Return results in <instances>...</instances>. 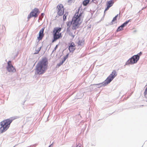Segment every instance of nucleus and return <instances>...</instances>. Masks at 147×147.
I'll use <instances>...</instances> for the list:
<instances>
[{"mask_svg": "<svg viewBox=\"0 0 147 147\" xmlns=\"http://www.w3.org/2000/svg\"><path fill=\"white\" fill-rule=\"evenodd\" d=\"M75 46L74 43V42H72L69 46V50L70 52H73L75 50V48L74 47Z\"/></svg>", "mask_w": 147, "mask_h": 147, "instance_id": "nucleus-11", "label": "nucleus"}, {"mask_svg": "<svg viewBox=\"0 0 147 147\" xmlns=\"http://www.w3.org/2000/svg\"><path fill=\"white\" fill-rule=\"evenodd\" d=\"M80 10V9H79L78 10V11L77 12H76V13L75 14L73 17H75L76 18H77V19H79V20L80 22H81L80 20V17L81 16L82 13L81 12L79 14V11Z\"/></svg>", "mask_w": 147, "mask_h": 147, "instance_id": "nucleus-10", "label": "nucleus"}, {"mask_svg": "<svg viewBox=\"0 0 147 147\" xmlns=\"http://www.w3.org/2000/svg\"><path fill=\"white\" fill-rule=\"evenodd\" d=\"M64 62L62 60L59 63L57 64V67H59L61 65H62Z\"/></svg>", "mask_w": 147, "mask_h": 147, "instance_id": "nucleus-22", "label": "nucleus"}, {"mask_svg": "<svg viewBox=\"0 0 147 147\" xmlns=\"http://www.w3.org/2000/svg\"><path fill=\"white\" fill-rule=\"evenodd\" d=\"M18 118L16 116L5 120L0 123V133H2L6 131L9 128L10 124L14 120Z\"/></svg>", "mask_w": 147, "mask_h": 147, "instance_id": "nucleus-2", "label": "nucleus"}, {"mask_svg": "<svg viewBox=\"0 0 147 147\" xmlns=\"http://www.w3.org/2000/svg\"><path fill=\"white\" fill-rule=\"evenodd\" d=\"M139 59V56L138 54L133 56L125 63V65L132 64L137 62Z\"/></svg>", "mask_w": 147, "mask_h": 147, "instance_id": "nucleus-4", "label": "nucleus"}, {"mask_svg": "<svg viewBox=\"0 0 147 147\" xmlns=\"http://www.w3.org/2000/svg\"><path fill=\"white\" fill-rule=\"evenodd\" d=\"M123 29L122 28H121L120 26H119L117 30L116 31L117 32L120 31L121 30Z\"/></svg>", "mask_w": 147, "mask_h": 147, "instance_id": "nucleus-25", "label": "nucleus"}, {"mask_svg": "<svg viewBox=\"0 0 147 147\" xmlns=\"http://www.w3.org/2000/svg\"><path fill=\"white\" fill-rule=\"evenodd\" d=\"M56 9L58 15L61 16L63 15L64 13V8L63 5L60 4L58 5Z\"/></svg>", "mask_w": 147, "mask_h": 147, "instance_id": "nucleus-6", "label": "nucleus"}, {"mask_svg": "<svg viewBox=\"0 0 147 147\" xmlns=\"http://www.w3.org/2000/svg\"><path fill=\"white\" fill-rule=\"evenodd\" d=\"M77 18L73 17L72 19V22H73L72 29L73 30H76L78 28V27L77 26L79 24L81 23V22H80L79 19L77 20Z\"/></svg>", "mask_w": 147, "mask_h": 147, "instance_id": "nucleus-5", "label": "nucleus"}, {"mask_svg": "<svg viewBox=\"0 0 147 147\" xmlns=\"http://www.w3.org/2000/svg\"><path fill=\"white\" fill-rule=\"evenodd\" d=\"M13 147H14V146H13Z\"/></svg>", "mask_w": 147, "mask_h": 147, "instance_id": "nucleus-36", "label": "nucleus"}, {"mask_svg": "<svg viewBox=\"0 0 147 147\" xmlns=\"http://www.w3.org/2000/svg\"><path fill=\"white\" fill-rule=\"evenodd\" d=\"M84 42L83 40H79L78 42V45L80 46L83 45L84 44Z\"/></svg>", "mask_w": 147, "mask_h": 147, "instance_id": "nucleus-19", "label": "nucleus"}, {"mask_svg": "<svg viewBox=\"0 0 147 147\" xmlns=\"http://www.w3.org/2000/svg\"><path fill=\"white\" fill-rule=\"evenodd\" d=\"M58 45H57L55 47V48L53 50V51H52V53L54 52V51H55V50H56V49H57V48L58 47Z\"/></svg>", "mask_w": 147, "mask_h": 147, "instance_id": "nucleus-26", "label": "nucleus"}, {"mask_svg": "<svg viewBox=\"0 0 147 147\" xmlns=\"http://www.w3.org/2000/svg\"><path fill=\"white\" fill-rule=\"evenodd\" d=\"M120 26L121 27V28H122V29L123 28H124V26H123V25L122 24Z\"/></svg>", "mask_w": 147, "mask_h": 147, "instance_id": "nucleus-30", "label": "nucleus"}, {"mask_svg": "<svg viewBox=\"0 0 147 147\" xmlns=\"http://www.w3.org/2000/svg\"><path fill=\"white\" fill-rule=\"evenodd\" d=\"M76 147H81V144L80 143L78 144L77 145L76 144Z\"/></svg>", "mask_w": 147, "mask_h": 147, "instance_id": "nucleus-27", "label": "nucleus"}, {"mask_svg": "<svg viewBox=\"0 0 147 147\" xmlns=\"http://www.w3.org/2000/svg\"><path fill=\"white\" fill-rule=\"evenodd\" d=\"M72 0H68V2H69L70 1H71Z\"/></svg>", "mask_w": 147, "mask_h": 147, "instance_id": "nucleus-33", "label": "nucleus"}, {"mask_svg": "<svg viewBox=\"0 0 147 147\" xmlns=\"http://www.w3.org/2000/svg\"><path fill=\"white\" fill-rule=\"evenodd\" d=\"M61 33H53V39L52 40V42H54L56 41L61 37Z\"/></svg>", "mask_w": 147, "mask_h": 147, "instance_id": "nucleus-8", "label": "nucleus"}, {"mask_svg": "<svg viewBox=\"0 0 147 147\" xmlns=\"http://www.w3.org/2000/svg\"><path fill=\"white\" fill-rule=\"evenodd\" d=\"M144 93L145 95H146L147 94V87L145 90V91H144Z\"/></svg>", "mask_w": 147, "mask_h": 147, "instance_id": "nucleus-28", "label": "nucleus"}, {"mask_svg": "<svg viewBox=\"0 0 147 147\" xmlns=\"http://www.w3.org/2000/svg\"><path fill=\"white\" fill-rule=\"evenodd\" d=\"M90 0H85L83 2V5L86 6L89 3Z\"/></svg>", "mask_w": 147, "mask_h": 147, "instance_id": "nucleus-17", "label": "nucleus"}, {"mask_svg": "<svg viewBox=\"0 0 147 147\" xmlns=\"http://www.w3.org/2000/svg\"><path fill=\"white\" fill-rule=\"evenodd\" d=\"M71 147H73V146H72Z\"/></svg>", "mask_w": 147, "mask_h": 147, "instance_id": "nucleus-35", "label": "nucleus"}, {"mask_svg": "<svg viewBox=\"0 0 147 147\" xmlns=\"http://www.w3.org/2000/svg\"><path fill=\"white\" fill-rule=\"evenodd\" d=\"M131 21V20H128L126 21L124 23L122 24L124 26V27L125 26H127V24H128L129 22Z\"/></svg>", "mask_w": 147, "mask_h": 147, "instance_id": "nucleus-20", "label": "nucleus"}, {"mask_svg": "<svg viewBox=\"0 0 147 147\" xmlns=\"http://www.w3.org/2000/svg\"><path fill=\"white\" fill-rule=\"evenodd\" d=\"M44 28H42L40 31L39 33V36L37 37V39L40 41L42 40V38L44 36Z\"/></svg>", "mask_w": 147, "mask_h": 147, "instance_id": "nucleus-9", "label": "nucleus"}, {"mask_svg": "<svg viewBox=\"0 0 147 147\" xmlns=\"http://www.w3.org/2000/svg\"><path fill=\"white\" fill-rule=\"evenodd\" d=\"M68 55H69L68 54H67L64 57L63 59L62 60V61H63L64 62L65 61V60H66V59L68 58Z\"/></svg>", "mask_w": 147, "mask_h": 147, "instance_id": "nucleus-23", "label": "nucleus"}, {"mask_svg": "<svg viewBox=\"0 0 147 147\" xmlns=\"http://www.w3.org/2000/svg\"><path fill=\"white\" fill-rule=\"evenodd\" d=\"M67 14V13H65L64 15L63 16V19L64 21L65 20H66V17Z\"/></svg>", "mask_w": 147, "mask_h": 147, "instance_id": "nucleus-24", "label": "nucleus"}, {"mask_svg": "<svg viewBox=\"0 0 147 147\" xmlns=\"http://www.w3.org/2000/svg\"><path fill=\"white\" fill-rule=\"evenodd\" d=\"M48 60L46 57L39 61L36 66V73L38 75L43 74L47 69Z\"/></svg>", "mask_w": 147, "mask_h": 147, "instance_id": "nucleus-1", "label": "nucleus"}, {"mask_svg": "<svg viewBox=\"0 0 147 147\" xmlns=\"http://www.w3.org/2000/svg\"><path fill=\"white\" fill-rule=\"evenodd\" d=\"M44 15V14L43 13H42L41 14V16H42V17H43Z\"/></svg>", "mask_w": 147, "mask_h": 147, "instance_id": "nucleus-32", "label": "nucleus"}, {"mask_svg": "<svg viewBox=\"0 0 147 147\" xmlns=\"http://www.w3.org/2000/svg\"><path fill=\"white\" fill-rule=\"evenodd\" d=\"M7 69L9 72H14L16 71V69L11 64V61H9L7 62Z\"/></svg>", "mask_w": 147, "mask_h": 147, "instance_id": "nucleus-7", "label": "nucleus"}, {"mask_svg": "<svg viewBox=\"0 0 147 147\" xmlns=\"http://www.w3.org/2000/svg\"><path fill=\"white\" fill-rule=\"evenodd\" d=\"M33 11H31L30 13L28 15L27 18L28 20H29L31 18L33 17H34L35 18L36 17H37V15L35 13V14H33Z\"/></svg>", "mask_w": 147, "mask_h": 147, "instance_id": "nucleus-12", "label": "nucleus"}, {"mask_svg": "<svg viewBox=\"0 0 147 147\" xmlns=\"http://www.w3.org/2000/svg\"><path fill=\"white\" fill-rule=\"evenodd\" d=\"M61 28L60 27H56L54 28L53 30V33H59L61 31Z\"/></svg>", "mask_w": 147, "mask_h": 147, "instance_id": "nucleus-13", "label": "nucleus"}, {"mask_svg": "<svg viewBox=\"0 0 147 147\" xmlns=\"http://www.w3.org/2000/svg\"><path fill=\"white\" fill-rule=\"evenodd\" d=\"M118 14H117L113 18V20H112L111 22L110 23V25H112L114 23V22L116 20H117V18L118 16Z\"/></svg>", "mask_w": 147, "mask_h": 147, "instance_id": "nucleus-16", "label": "nucleus"}, {"mask_svg": "<svg viewBox=\"0 0 147 147\" xmlns=\"http://www.w3.org/2000/svg\"><path fill=\"white\" fill-rule=\"evenodd\" d=\"M117 72L115 70H113L112 73L103 82L98 84H93V86H96V87L99 88L102 86H105L109 84L116 76Z\"/></svg>", "mask_w": 147, "mask_h": 147, "instance_id": "nucleus-3", "label": "nucleus"}, {"mask_svg": "<svg viewBox=\"0 0 147 147\" xmlns=\"http://www.w3.org/2000/svg\"><path fill=\"white\" fill-rule=\"evenodd\" d=\"M107 8L105 9V11L107 10L108 9H109V8L110 7H109V6H107Z\"/></svg>", "mask_w": 147, "mask_h": 147, "instance_id": "nucleus-29", "label": "nucleus"}, {"mask_svg": "<svg viewBox=\"0 0 147 147\" xmlns=\"http://www.w3.org/2000/svg\"><path fill=\"white\" fill-rule=\"evenodd\" d=\"M136 30H134V31L133 32H136Z\"/></svg>", "mask_w": 147, "mask_h": 147, "instance_id": "nucleus-34", "label": "nucleus"}, {"mask_svg": "<svg viewBox=\"0 0 147 147\" xmlns=\"http://www.w3.org/2000/svg\"><path fill=\"white\" fill-rule=\"evenodd\" d=\"M142 54V53L141 52H140V53L138 54L139 56L141 55Z\"/></svg>", "mask_w": 147, "mask_h": 147, "instance_id": "nucleus-31", "label": "nucleus"}, {"mask_svg": "<svg viewBox=\"0 0 147 147\" xmlns=\"http://www.w3.org/2000/svg\"><path fill=\"white\" fill-rule=\"evenodd\" d=\"M41 47H39L37 50H36V52L34 53V54H38L39 52V51H40L41 49Z\"/></svg>", "mask_w": 147, "mask_h": 147, "instance_id": "nucleus-21", "label": "nucleus"}, {"mask_svg": "<svg viewBox=\"0 0 147 147\" xmlns=\"http://www.w3.org/2000/svg\"><path fill=\"white\" fill-rule=\"evenodd\" d=\"M32 11H33V14H35L36 13L37 15V16H38L39 13V12L38 9L36 8H35L34 9L32 10Z\"/></svg>", "mask_w": 147, "mask_h": 147, "instance_id": "nucleus-15", "label": "nucleus"}, {"mask_svg": "<svg viewBox=\"0 0 147 147\" xmlns=\"http://www.w3.org/2000/svg\"><path fill=\"white\" fill-rule=\"evenodd\" d=\"M114 3V2L112 0H110L107 2V5L111 7Z\"/></svg>", "mask_w": 147, "mask_h": 147, "instance_id": "nucleus-14", "label": "nucleus"}, {"mask_svg": "<svg viewBox=\"0 0 147 147\" xmlns=\"http://www.w3.org/2000/svg\"><path fill=\"white\" fill-rule=\"evenodd\" d=\"M67 31L68 32L69 35L73 38L74 37L75 35L73 34V32L70 31L69 30V31L67 30Z\"/></svg>", "mask_w": 147, "mask_h": 147, "instance_id": "nucleus-18", "label": "nucleus"}]
</instances>
